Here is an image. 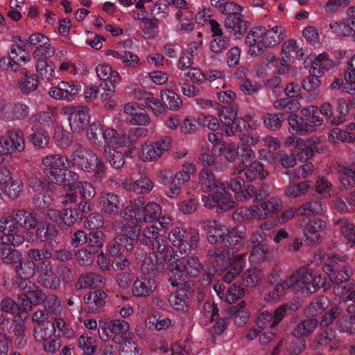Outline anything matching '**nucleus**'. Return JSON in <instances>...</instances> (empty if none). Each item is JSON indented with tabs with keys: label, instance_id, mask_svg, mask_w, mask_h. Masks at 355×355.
I'll list each match as a JSON object with an SVG mask.
<instances>
[{
	"label": "nucleus",
	"instance_id": "1",
	"mask_svg": "<svg viewBox=\"0 0 355 355\" xmlns=\"http://www.w3.org/2000/svg\"><path fill=\"white\" fill-rule=\"evenodd\" d=\"M199 184L202 190L207 193L202 196L204 205L208 209H216L218 211H226L236 205L232 194L227 191L226 183L216 180L213 171L207 168L199 173Z\"/></svg>",
	"mask_w": 355,
	"mask_h": 355
},
{
	"label": "nucleus",
	"instance_id": "2",
	"mask_svg": "<svg viewBox=\"0 0 355 355\" xmlns=\"http://www.w3.org/2000/svg\"><path fill=\"white\" fill-rule=\"evenodd\" d=\"M316 282L313 281V273L306 268H302L291 275L282 284L275 287L264 295V300L268 303L277 302L284 295L286 290L293 287L295 291H300L305 295L316 291Z\"/></svg>",
	"mask_w": 355,
	"mask_h": 355
},
{
	"label": "nucleus",
	"instance_id": "3",
	"mask_svg": "<svg viewBox=\"0 0 355 355\" xmlns=\"http://www.w3.org/2000/svg\"><path fill=\"white\" fill-rule=\"evenodd\" d=\"M309 270L311 271V270ZM323 271L327 275L328 279L321 275L316 277L313 271L311 270L313 281L317 284L316 289L320 285L324 290H327L331 286V283H334L335 286H344L352 275L351 267L345 266L344 261L337 256L329 258L328 263L323 267Z\"/></svg>",
	"mask_w": 355,
	"mask_h": 355
},
{
	"label": "nucleus",
	"instance_id": "4",
	"mask_svg": "<svg viewBox=\"0 0 355 355\" xmlns=\"http://www.w3.org/2000/svg\"><path fill=\"white\" fill-rule=\"evenodd\" d=\"M203 227L207 232L208 241L212 244L241 245L245 234V228L230 230L225 225L214 220L205 221Z\"/></svg>",
	"mask_w": 355,
	"mask_h": 355
},
{
	"label": "nucleus",
	"instance_id": "5",
	"mask_svg": "<svg viewBox=\"0 0 355 355\" xmlns=\"http://www.w3.org/2000/svg\"><path fill=\"white\" fill-rule=\"evenodd\" d=\"M202 268L201 263L196 257L172 261L167 266L168 280L173 287L182 285L189 279L197 277Z\"/></svg>",
	"mask_w": 355,
	"mask_h": 355
},
{
	"label": "nucleus",
	"instance_id": "6",
	"mask_svg": "<svg viewBox=\"0 0 355 355\" xmlns=\"http://www.w3.org/2000/svg\"><path fill=\"white\" fill-rule=\"evenodd\" d=\"M318 110L317 106L309 105L302 109L301 116L295 114H291L288 118L289 131L300 134L315 132L324 123V119L315 114Z\"/></svg>",
	"mask_w": 355,
	"mask_h": 355
},
{
	"label": "nucleus",
	"instance_id": "7",
	"mask_svg": "<svg viewBox=\"0 0 355 355\" xmlns=\"http://www.w3.org/2000/svg\"><path fill=\"white\" fill-rule=\"evenodd\" d=\"M161 207L155 202H145L141 198L135 200L127 207L123 213L125 223L146 222L155 220L161 214Z\"/></svg>",
	"mask_w": 355,
	"mask_h": 355
},
{
	"label": "nucleus",
	"instance_id": "8",
	"mask_svg": "<svg viewBox=\"0 0 355 355\" xmlns=\"http://www.w3.org/2000/svg\"><path fill=\"white\" fill-rule=\"evenodd\" d=\"M113 228L116 236L114 242L107 247L109 253L114 257L121 255L122 244L127 250H132L140 228L137 225H130L124 220L116 222Z\"/></svg>",
	"mask_w": 355,
	"mask_h": 355
},
{
	"label": "nucleus",
	"instance_id": "9",
	"mask_svg": "<svg viewBox=\"0 0 355 355\" xmlns=\"http://www.w3.org/2000/svg\"><path fill=\"white\" fill-rule=\"evenodd\" d=\"M73 166L86 173H94L96 179L105 173V165L98 155L91 149L80 148L71 155Z\"/></svg>",
	"mask_w": 355,
	"mask_h": 355
},
{
	"label": "nucleus",
	"instance_id": "10",
	"mask_svg": "<svg viewBox=\"0 0 355 355\" xmlns=\"http://www.w3.org/2000/svg\"><path fill=\"white\" fill-rule=\"evenodd\" d=\"M43 171L55 184H61L65 177L64 170L73 166L71 159L60 154L48 155L42 159Z\"/></svg>",
	"mask_w": 355,
	"mask_h": 355
},
{
	"label": "nucleus",
	"instance_id": "11",
	"mask_svg": "<svg viewBox=\"0 0 355 355\" xmlns=\"http://www.w3.org/2000/svg\"><path fill=\"white\" fill-rule=\"evenodd\" d=\"M173 248L166 244L165 239H158L153 242L152 252L148 257L137 258L144 261V263L142 270H150L153 268L159 269L162 268L167 261H169L173 256Z\"/></svg>",
	"mask_w": 355,
	"mask_h": 355
},
{
	"label": "nucleus",
	"instance_id": "12",
	"mask_svg": "<svg viewBox=\"0 0 355 355\" xmlns=\"http://www.w3.org/2000/svg\"><path fill=\"white\" fill-rule=\"evenodd\" d=\"M171 138L163 137L155 141H148L142 144L139 150V158L145 162L159 160L171 148Z\"/></svg>",
	"mask_w": 355,
	"mask_h": 355
},
{
	"label": "nucleus",
	"instance_id": "13",
	"mask_svg": "<svg viewBox=\"0 0 355 355\" xmlns=\"http://www.w3.org/2000/svg\"><path fill=\"white\" fill-rule=\"evenodd\" d=\"M101 332L100 336L102 340H111L115 343H122L127 339V334L130 329L129 323L123 320L113 319L103 325L100 324Z\"/></svg>",
	"mask_w": 355,
	"mask_h": 355
},
{
	"label": "nucleus",
	"instance_id": "14",
	"mask_svg": "<svg viewBox=\"0 0 355 355\" xmlns=\"http://www.w3.org/2000/svg\"><path fill=\"white\" fill-rule=\"evenodd\" d=\"M168 238L174 246L178 248L180 252L185 254H189L194 250L199 241L198 233L188 235L185 229L181 227L173 228L168 233Z\"/></svg>",
	"mask_w": 355,
	"mask_h": 355
},
{
	"label": "nucleus",
	"instance_id": "15",
	"mask_svg": "<svg viewBox=\"0 0 355 355\" xmlns=\"http://www.w3.org/2000/svg\"><path fill=\"white\" fill-rule=\"evenodd\" d=\"M67 116L70 128L73 132H81L90 121L89 109L85 106H66L62 109Z\"/></svg>",
	"mask_w": 355,
	"mask_h": 355
},
{
	"label": "nucleus",
	"instance_id": "16",
	"mask_svg": "<svg viewBox=\"0 0 355 355\" xmlns=\"http://www.w3.org/2000/svg\"><path fill=\"white\" fill-rule=\"evenodd\" d=\"M30 112V107L23 102H7L0 99V118L5 121L22 120Z\"/></svg>",
	"mask_w": 355,
	"mask_h": 355
},
{
	"label": "nucleus",
	"instance_id": "17",
	"mask_svg": "<svg viewBox=\"0 0 355 355\" xmlns=\"http://www.w3.org/2000/svg\"><path fill=\"white\" fill-rule=\"evenodd\" d=\"M250 119L251 116H246L245 119H238L235 123V127L226 129L225 131V134L231 136L236 132H240L239 139L243 146H251L256 145L259 141V136L257 133L250 131L252 130V126L248 121Z\"/></svg>",
	"mask_w": 355,
	"mask_h": 355
},
{
	"label": "nucleus",
	"instance_id": "18",
	"mask_svg": "<svg viewBox=\"0 0 355 355\" xmlns=\"http://www.w3.org/2000/svg\"><path fill=\"white\" fill-rule=\"evenodd\" d=\"M26 44L36 48L33 53L34 59L51 58L55 53V48L49 37L40 33L31 35L28 40L23 42Z\"/></svg>",
	"mask_w": 355,
	"mask_h": 355
},
{
	"label": "nucleus",
	"instance_id": "19",
	"mask_svg": "<svg viewBox=\"0 0 355 355\" xmlns=\"http://www.w3.org/2000/svg\"><path fill=\"white\" fill-rule=\"evenodd\" d=\"M80 90L81 85L77 81L70 83L62 81L56 87H51L49 94L55 99L71 102Z\"/></svg>",
	"mask_w": 355,
	"mask_h": 355
},
{
	"label": "nucleus",
	"instance_id": "20",
	"mask_svg": "<svg viewBox=\"0 0 355 355\" xmlns=\"http://www.w3.org/2000/svg\"><path fill=\"white\" fill-rule=\"evenodd\" d=\"M15 220L10 216L5 217L0 220V231L3 236L0 238V243L8 244H22L24 238L18 234V227Z\"/></svg>",
	"mask_w": 355,
	"mask_h": 355
},
{
	"label": "nucleus",
	"instance_id": "21",
	"mask_svg": "<svg viewBox=\"0 0 355 355\" xmlns=\"http://www.w3.org/2000/svg\"><path fill=\"white\" fill-rule=\"evenodd\" d=\"M52 264L50 261H42L37 265V270L39 273L37 282L42 286L57 290L60 286V281L58 276L52 272Z\"/></svg>",
	"mask_w": 355,
	"mask_h": 355
},
{
	"label": "nucleus",
	"instance_id": "22",
	"mask_svg": "<svg viewBox=\"0 0 355 355\" xmlns=\"http://www.w3.org/2000/svg\"><path fill=\"white\" fill-rule=\"evenodd\" d=\"M3 150L7 155L15 152H22L25 148L24 134L20 130H12L7 136L0 137Z\"/></svg>",
	"mask_w": 355,
	"mask_h": 355
},
{
	"label": "nucleus",
	"instance_id": "23",
	"mask_svg": "<svg viewBox=\"0 0 355 355\" xmlns=\"http://www.w3.org/2000/svg\"><path fill=\"white\" fill-rule=\"evenodd\" d=\"M46 217L61 227H71L76 221L78 214L74 209L66 208L61 210L49 209Z\"/></svg>",
	"mask_w": 355,
	"mask_h": 355
},
{
	"label": "nucleus",
	"instance_id": "24",
	"mask_svg": "<svg viewBox=\"0 0 355 355\" xmlns=\"http://www.w3.org/2000/svg\"><path fill=\"white\" fill-rule=\"evenodd\" d=\"M306 227L304 229V235L309 244H315L321 239V232L325 228L326 223L321 219H313L306 222L305 219L299 221V226Z\"/></svg>",
	"mask_w": 355,
	"mask_h": 355
},
{
	"label": "nucleus",
	"instance_id": "25",
	"mask_svg": "<svg viewBox=\"0 0 355 355\" xmlns=\"http://www.w3.org/2000/svg\"><path fill=\"white\" fill-rule=\"evenodd\" d=\"M243 11V8L241 7V11H232L227 13V16L224 21L225 26L231 29L236 38H240L243 35L248 28V21L243 19V16L241 15Z\"/></svg>",
	"mask_w": 355,
	"mask_h": 355
},
{
	"label": "nucleus",
	"instance_id": "26",
	"mask_svg": "<svg viewBox=\"0 0 355 355\" xmlns=\"http://www.w3.org/2000/svg\"><path fill=\"white\" fill-rule=\"evenodd\" d=\"M245 44L248 47V54L257 56L266 51L262 36V27L252 28L247 35Z\"/></svg>",
	"mask_w": 355,
	"mask_h": 355
},
{
	"label": "nucleus",
	"instance_id": "27",
	"mask_svg": "<svg viewBox=\"0 0 355 355\" xmlns=\"http://www.w3.org/2000/svg\"><path fill=\"white\" fill-rule=\"evenodd\" d=\"M124 112L128 115V123L134 125H146L149 123V118L143 107L137 103H130L124 106Z\"/></svg>",
	"mask_w": 355,
	"mask_h": 355
},
{
	"label": "nucleus",
	"instance_id": "28",
	"mask_svg": "<svg viewBox=\"0 0 355 355\" xmlns=\"http://www.w3.org/2000/svg\"><path fill=\"white\" fill-rule=\"evenodd\" d=\"M227 254L230 268L225 274L223 279L225 282L230 283L234 280L243 269L245 265V254L243 253L234 254V252L231 250H228Z\"/></svg>",
	"mask_w": 355,
	"mask_h": 355
},
{
	"label": "nucleus",
	"instance_id": "29",
	"mask_svg": "<svg viewBox=\"0 0 355 355\" xmlns=\"http://www.w3.org/2000/svg\"><path fill=\"white\" fill-rule=\"evenodd\" d=\"M227 254L230 268L225 274L223 279L225 282L230 283L234 280L243 269L245 265V254L243 253L234 254V252L231 250H228Z\"/></svg>",
	"mask_w": 355,
	"mask_h": 355
},
{
	"label": "nucleus",
	"instance_id": "30",
	"mask_svg": "<svg viewBox=\"0 0 355 355\" xmlns=\"http://www.w3.org/2000/svg\"><path fill=\"white\" fill-rule=\"evenodd\" d=\"M227 254L230 268L225 274L223 279L225 282L230 283L234 280L243 269L245 265V254L243 253L234 254V252L231 250H228Z\"/></svg>",
	"mask_w": 355,
	"mask_h": 355
},
{
	"label": "nucleus",
	"instance_id": "31",
	"mask_svg": "<svg viewBox=\"0 0 355 355\" xmlns=\"http://www.w3.org/2000/svg\"><path fill=\"white\" fill-rule=\"evenodd\" d=\"M286 305H282L278 307L274 313L268 311L260 313L256 320V325L263 329L267 324L274 327L277 325L284 317L287 310Z\"/></svg>",
	"mask_w": 355,
	"mask_h": 355
},
{
	"label": "nucleus",
	"instance_id": "32",
	"mask_svg": "<svg viewBox=\"0 0 355 355\" xmlns=\"http://www.w3.org/2000/svg\"><path fill=\"white\" fill-rule=\"evenodd\" d=\"M154 279L146 275H141L135 279L132 286V295L135 297H146L152 294L156 289Z\"/></svg>",
	"mask_w": 355,
	"mask_h": 355
},
{
	"label": "nucleus",
	"instance_id": "33",
	"mask_svg": "<svg viewBox=\"0 0 355 355\" xmlns=\"http://www.w3.org/2000/svg\"><path fill=\"white\" fill-rule=\"evenodd\" d=\"M285 28L275 26L268 30L262 27V36L266 51L279 44L284 38Z\"/></svg>",
	"mask_w": 355,
	"mask_h": 355
},
{
	"label": "nucleus",
	"instance_id": "34",
	"mask_svg": "<svg viewBox=\"0 0 355 355\" xmlns=\"http://www.w3.org/2000/svg\"><path fill=\"white\" fill-rule=\"evenodd\" d=\"M338 173L341 184L347 189H351L355 184V168L348 167L344 165L338 166ZM348 203L352 206H355V191L352 193L351 198Z\"/></svg>",
	"mask_w": 355,
	"mask_h": 355
},
{
	"label": "nucleus",
	"instance_id": "35",
	"mask_svg": "<svg viewBox=\"0 0 355 355\" xmlns=\"http://www.w3.org/2000/svg\"><path fill=\"white\" fill-rule=\"evenodd\" d=\"M35 268H37L34 262L22 259L17 265H15V272L17 276L13 284L15 285L16 281H17L18 283L28 282L27 280L33 277Z\"/></svg>",
	"mask_w": 355,
	"mask_h": 355
},
{
	"label": "nucleus",
	"instance_id": "36",
	"mask_svg": "<svg viewBox=\"0 0 355 355\" xmlns=\"http://www.w3.org/2000/svg\"><path fill=\"white\" fill-rule=\"evenodd\" d=\"M96 73L100 80L109 82L112 86H116L121 81V76L117 71L113 70L107 64H101L96 67Z\"/></svg>",
	"mask_w": 355,
	"mask_h": 355
},
{
	"label": "nucleus",
	"instance_id": "37",
	"mask_svg": "<svg viewBox=\"0 0 355 355\" xmlns=\"http://www.w3.org/2000/svg\"><path fill=\"white\" fill-rule=\"evenodd\" d=\"M15 286L23 290L28 295L33 306L40 304L45 298L44 293L31 282H15Z\"/></svg>",
	"mask_w": 355,
	"mask_h": 355
},
{
	"label": "nucleus",
	"instance_id": "38",
	"mask_svg": "<svg viewBox=\"0 0 355 355\" xmlns=\"http://www.w3.org/2000/svg\"><path fill=\"white\" fill-rule=\"evenodd\" d=\"M147 130L142 128H134L119 134L118 146H128L134 144L138 138L147 135Z\"/></svg>",
	"mask_w": 355,
	"mask_h": 355
},
{
	"label": "nucleus",
	"instance_id": "39",
	"mask_svg": "<svg viewBox=\"0 0 355 355\" xmlns=\"http://www.w3.org/2000/svg\"><path fill=\"white\" fill-rule=\"evenodd\" d=\"M21 71L22 76L17 83L18 89L26 94L34 92L38 87V79L26 69H22Z\"/></svg>",
	"mask_w": 355,
	"mask_h": 355
},
{
	"label": "nucleus",
	"instance_id": "40",
	"mask_svg": "<svg viewBox=\"0 0 355 355\" xmlns=\"http://www.w3.org/2000/svg\"><path fill=\"white\" fill-rule=\"evenodd\" d=\"M101 211L105 214H114L120 209L118 196L112 193L102 192L100 196Z\"/></svg>",
	"mask_w": 355,
	"mask_h": 355
},
{
	"label": "nucleus",
	"instance_id": "41",
	"mask_svg": "<svg viewBox=\"0 0 355 355\" xmlns=\"http://www.w3.org/2000/svg\"><path fill=\"white\" fill-rule=\"evenodd\" d=\"M18 244L0 243V253L3 263L17 265L21 259V254L14 248Z\"/></svg>",
	"mask_w": 355,
	"mask_h": 355
},
{
	"label": "nucleus",
	"instance_id": "42",
	"mask_svg": "<svg viewBox=\"0 0 355 355\" xmlns=\"http://www.w3.org/2000/svg\"><path fill=\"white\" fill-rule=\"evenodd\" d=\"M308 60L312 62L310 73L316 76H321L323 74V69L327 68L330 62L329 55L326 53H321L318 55L310 54L306 62Z\"/></svg>",
	"mask_w": 355,
	"mask_h": 355
},
{
	"label": "nucleus",
	"instance_id": "43",
	"mask_svg": "<svg viewBox=\"0 0 355 355\" xmlns=\"http://www.w3.org/2000/svg\"><path fill=\"white\" fill-rule=\"evenodd\" d=\"M124 185L127 190L136 193H149L154 187L153 181L147 177H142L135 181L132 180H127Z\"/></svg>",
	"mask_w": 355,
	"mask_h": 355
},
{
	"label": "nucleus",
	"instance_id": "44",
	"mask_svg": "<svg viewBox=\"0 0 355 355\" xmlns=\"http://www.w3.org/2000/svg\"><path fill=\"white\" fill-rule=\"evenodd\" d=\"M53 336L55 338L70 339L73 337L74 331L63 318L55 317L51 324Z\"/></svg>",
	"mask_w": 355,
	"mask_h": 355
},
{
	"label": "nucleus",
	"instance_id": "45",
	"mask_svg": "<svg viewBox=\"0 0 355 355\" xmlns=\"http://www.w3.org/2000/svg\"><path fill=\"white\" fill-rule=\"evenodd\" d=\"M105 278L96 272H89L80 275L77 282L79 288H98L105 283Z\"/></svg>",
	"mask_w": 355,
	"mask_h": 355
},
{
	"label": "nucleus",
	"instance_id": "46",
	"mask_svg": "<svg viewBox=\"0 0 355 355\" xmlns=\"http://www.w3.org/2000/svg\"><path fill=\"white\" fill-rule=\"evenodd\" d=\"M325 205L315 197L311 198L305 204L297 209V213L302 215H318L324 212Z\"/></svg>",
	"mask_w": 355,
	"mask_h": 355
},
{
	"label": "nucleus",
	"instance_id": "47",
	"mask_svg": "<svg viewBox=\"0 0 355 355\" xmlns=\"http://www.w3.org/2000/svg\"><path fill=\"white\" fill-rule=\"evenodd\" d=\"M344 78V89L349 94L355 93V54L347 62Z\"/></svg>",
	"mask_w": 355,
	"mask_h": 355
},
{
	"label": "nucleus",
	"instance_id": "48",
	"mask_svg": "<svg viewBox=\"0 0 355 355\" xmlns=\"http://www.w3.org/2000/svg\"><path fill=\"white\" fill-rule=\"evenodd\" d=\"M106 293L101 291L97 290L90 292L84 297L85 302L89 305V311H95L105 304Z\"/></svg>",
	"mask_w": 355,
	"mask_h": 355
},
{
	"label": "nucleus",
	"instance_id": "49",
	"mask_svg": "<svg viewBox=\"0 0 355 355\" xmlns=\"http://www.w3.org/2000/svg\"><path fill=\"white\" fill-rule=\"evenodd\" d=\"M218 114L220 117V121L225 125H232L230 128L235 127V123L239 118L238 109L236 107L227 106L224 107L220 105V107L217 110Z\"/></svg>",
	"mask_w": 355,
	"mask_h": 355
},
{
	"label": "nucleus",
	"instance_id": "50",
	"mask_svg": "<svg viewBox=\"0 0 355 355\" xmlns=\"http://www.w3.org/2000/svg\"><path fill=\"white\" fill-rule=\"evenodd\" d=\"M271 165L281 164L284 168H293L296 165V159L294 153H288L281 150L275 153V158L270 159Z\"/></svg>",
	"mask_w": 355,
	"mask_h": 355
},
{
	"label": "nucleus",
	"instance_id": "51",
	"mask_svg": "<svg viewBox=\"0 0 355 355\" xmlns=\"http://www.w3.org/2000/svg\"><path fill=\"white\" fill-rule=\"evenodd\" d=\"M49 58H38L35 60V68L37 73L47 80L55 76V67Z\"/></svg>",
	"mask_w": 355,
	"mask_h": 355
},
{
	"label": "nucleus",
	"instance_id": "52",
	"mask_svg": "<svg viewBox=\"0 0 355 355\" xmlns=\"http://www.w3.org/2000/svg\"><path fill=\"white\" fill-rule=\"evenodd\" d=\"M171 324V320L167 318H162L157 313H153L145 321L146 327L149 329L158 331L166 329Z\"/></svg>",
	"mask_w": 355,
	"mask_h": 355
},
{
	"label": "nucleus",
	"instance_id": "53",
	"mask_svg": "<svg viewBox=\"0 0 355 355\" xmlns=\"http://www.w3.org/2000/svg\"><path fill=\"white\" fill-rule=\"evenodd\" d=\"M245 174L248 180L253 181L257 179H264L268 176V173L267 171L264 170L262 164L254 161L247 167Z\"/></svg>",
	"mask_w": 355,
	"mask_h": 355
},
{
	"label": "nucleus",
	"instance_id": "54",
	"mask_svg": "<svg viewBox=\"0 0 355 355\" xmlns=\"http://www.w3.org/2000/svg\"><path fill=\"white\" fill-rule=\"evenodd\" d=\"M311 187L312 182L311 181H304L286 187L284 193L287 197L296 198L305 195Z\"/></svg>",
	"mask_w": 355,
	"mask_h": 355
},
{
	"label": "nucleus",
	"instance_id": "55",
	"mask_svg": "<svg viewBox=\"0 0 355 355\" xmlns=\"http://www.w3.org/2000/svg\"><path fill=\"white\" fill-rule=\"evenodd\" d=\"M355 19H345L340 21H334L330 24L331 31L338 36H349L352 33V26Z\"/></svg>",
	"mask_w": 355,
	"mask_h": 355
},
{
	"label": "nucleus",
	"instance_id": "56",
	"mask_svg": "<svg viewBox=\"0 0 355 355\" xmlns=\"http://www.w3.org/2000/svg\"><path fill=\"white\" fill-rule=\"evenodd\" d=\"M78 345L85 355H92L96 350L95 336L92 334L82 335L78 339Z\"/></svg>",
	"mask_w": 355,
	"mask_h": 355
},
{
	"label": "nucleus",
	"instance_id": "57",
	"mask_svg": "<svg viewBox=\"0 0 355 355\" xmlns=\"http://www.w3.org/2000/svg\"><path fill=\"white\" fill-rule=\"evenodd\" d=\"M15 220L26 230L33 229L37 224V220L31 213L19 210L15 214Z\"/></svg>",
	"mask_w": 355,
	"mask_h": 355
},
{
	"label": "nucleus",
	"instance_id": "58",
	"mask_svg": "<svg viewBox=\"0 0 355 355\" xmlns=\"http://www.w3.org/2000/svg\"><path fill=\"white\" fill-rule=\"evenodd\" d=\"M161 98L166 107L171 110L176 111L182 105V101L178 95L171 90L162 91Z\"/></svg>",
	"mask_w": 355,
	"mask_h": 355
},
{
	"label": "nucleus",
	"instance_id": "59",
	"mask_svg": "<svg viewBox=\"0 0 355 355\" xmlns=\"http://www.w3.org/2000/svg\"><path fill=\"white\" fill-rule=\"evenodd\" d=\"M351 286V284H345L344 286H334V295L342 302H355V288H352Z\"/></svg>",
	"mask_w": 355,
	"mask_h": 355
},
{
	"label": "nucleus",
	"instance_id": "60",
	"mask_svg": "<svg viewBox=\"0 0 355 355\" xmlns=\"http://www.w3.org/2000/svg\"><path fill=\"white\" fill-rule=\"evenodd\" d=\"M318 77L312 75L307 77L302 83V87L304 90L307 92L309 95L313 98H315L320 92L321 82Z\"/></svg>",
	"mask_w": 355,
	"mask_h": 355
},
{
	"label": "nucleus",
	"instance_id": "61",
	"mask_svg": "<svg viewBox=\"0 0 355 355\" xmlns=\"http://www.w3.org/2000/svg\"><path fill=\"white\" fill-rule=\"evenodd\" d=\"M57 234L58 230L53 225L47 222H41L36 230V238L41 241H45L53 238Z\"/></svg>",
	"mask_w": 355,
	"mask_h": 355
},
{
	"label": "nucleus",
	"instance_id": "62",
	"mask_svg": "<svg viewBox=\"0 0 355 355\" xmlns=\"http://www.w3.org/2000/svg\"><path fill=\"white\" fill-rule=\"evenodd\" d=\"M168 302L172 308L177 311H185L187 309V291H179L170 295Z\"/></svg>",
	"mask_w": 355,
	"mask_h": 355
},
{
	"label": "nucleus",
	"instance_id": "63",
	"mask_svg": "<svg viewBox=\"0 0 355 355\" xmlns=\"http://www.w3.org/2000/svg\"><path fill=\"white\" fill-rule=\"evenodd\" d=\"M344 238L351 245L355 244V225L346 218H342L338 221Z\"/></svg>",
	"mask_w": 355,
	"mask_h": 355
},
{
	"label": "nucleus",
	"instance_id": "64",
	"mask_svg": "<svg viewBox=\"0 0 355 355\" xmlns=\"http://www.w3.org/2000/svg\"><path fill=\"white\" fill-rule=\"evenodd\" d=\"M103 156L110 165L115 168H120L124 164L123 154L110 147L105 148Z\"/></svg>",
	"mask_w": 355,
	"mask_h": 355
}]
</instances>
